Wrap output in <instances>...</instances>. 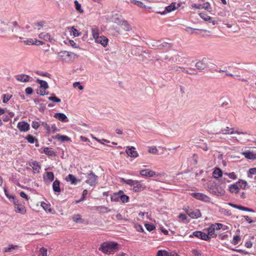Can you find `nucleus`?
<instances>
[{"mask_svg":"<svg viewBox=\"0 0 256 256\" xmlns=\"http://www.w3.org/2000/svg\"><path fill=\"white\" fill-rule=\"evenodd\" d=\"M118 249V244L113 242H106L102 243L98 250L107 254H113Z\"/></svg>","mask_w":256,"mask_h":256,"instance_id":"nucleus-1","label":"nucleus"},{"mask_svg":"<svg viewBox=\"0 0 256 256\" xmlns=\"http://www.w3.org/2000/svg\"><path fill=\"white\" fill-rule=\"evenodd\" d=\"M78 58L76 54L66 50L60 51L58 54V59L65 62H70Z\"/></svg>","mask_w":256,"mask_h":256,"instance_id":"nucleus-2","label":"nucleus"},{"mask_svg":"<svg viewBox=\"0 0 256 256\" xmlns=\"http://www.w3.org/2000/svg\"><path fill=\"white\" fill-rule=\"evenodd\" d=\"M98 177L92 171H90L86 176L85 182L91 186H95L98 183Z\"/></svg>","mask_w":256,"mask_h":256,"instance_id":"nucleus-3","label":"nucleus"},{"mask_svg":"<svg viewBox=\"0 0 256 256\" xmlns=\"http://www.w3.org/2000/svg\"><path fill=\"white\" fill-rule=\"evenodd\" d=\"M246 134V132H240L238 130L234 131V128H230L228 126L226 127V128L222 129L221 130L218 132H216L215 134L216 136H218L220 138V139H222V138L220 136V134Z\"/></svg>","mask_w":256,"mask_h":256,"instance_id":"nucleus-4","label":"nucleus"},{"mask_svg":"<svg viewBox=\"0 0 256 256\" xmlns=\"http://www.w3.org/2000/svg\"><path fill=\"white\" fill-rule=\"evenodd\" d=\"M192 196L196 199L204 202H210V198L208 196L200 192H193Z\"/></svg>","mask_w":256,"mask_h":256,"instance_id":"nucleus-5","label":"nucleus"},{"mask_svg":"<svg viewBox=\"0 0 256 256\" xmlns=\"http://www.w3.org/2000/svg\"><path fill=\"white\" fill-rule=\"evenodd\" d=\"M193 236L196 237L204 240H208V234H207L206 233L201 231H195L192 232V234L190 235V238H192Z\"/></svg>","mask_w":256,"mask_h":256,"instance_id":"nucleus-6","label":"nucleus"},{"mask_svg":"<svg viewBox=\"0 0 256 256\" xmlns=\"http://www.w3.org/2000/svg\"><path fill=\"white\" fill-rule=\"evenodd\" d=\"M180 6V4H179L172 2L170 5L166 7L165 10L164 12H161V14L164 15L166 12H172L178 8Z\"/></svg>","mask_w":256,"mask_h":256,"instance_id":"nucleus-7","label":"nucleus"},{"mask_svg":"<svg viewBox=\"0 0 256 256\" xmlns=\"http://www.w3.org/2000/svg\"><path fill=\"white\" fill-rule=\"evenodd\" d=\"M195 66L198 70H204L208 66L206 63V59L203 58L202 60L197 62Z\"/></svg>","mask_w":256,"mask_h":256,"instance_id":"nucleus-8","label":"nucleus"},{"mask_svg":"<svg viewBox=\"0 0 256 256\" xmlns=\"http://www.w3.org/2000/svg\"><path fill=\"white\" fill-rule=\"evenodd\" d=\"M141 176L146 177H153L156 176V172L149 169L141 170L140 172Z\"/></svg>","mask_w":256,"mask_h":256,"instance_id":"nucleus-9","label":"nucleus"},{"mask_svg":"<svg viewBox=\"0 0 256 256\" xmlns=\"http://www.w3.org/2000/svg\"><path fill=\"white\" fill-rule=\"evenodd\" d=\"M94 40L96 43L102 44L104 47L106 46L108 44V39L104 36H99L96 37Z\"/></svg>","mask_w":256,"mask_h":256,"instance_id":"nucleus-10","label":"nucleus"},{"mask_svg":"<svg viewBox=\"0 0 256 256\" xmlns=\"http://www.w3.org/2000/svg\"><path fill=\"white\" fill-rule=\"evenodd\" d=\"M18 128L22 132H27L30 128V125L28 122L22 121L18 124Z\"/></svg>","mask_w":256,"mask_h":256,"instance_id":"nucleus-11","label":"nucleus"},{"mask_svg":"<svg viewBox=\"0 0 256 256\" xmlns=\"http://www.w3.org/2000/svg\"><path fill=\"white\" fill-rule=\"evenodd\" d=\"M126 152L127 154L130 157L136 158L138 156V154L136 150V148L133 146L127 147Z\"/></svg>","mask_w":256,"mask_h":256,"instance_id":"nucleus-12","label":"nucleus"},{"mask_svg":"<svg viewBox=\"0 0 256 256\" xmlns=\"http://www.w3.org/2000/svg\"><path fill=\"white\" fill-rule=\"evenodd\" d=\"M242 154L244 157L248 160H254L256 159V153L254 150H246L242 152Z\"/></svg>","mask_w":256,"mask_h":256,"instance_id":"nucleus-13","label":"nucleus"},{"mask_svg":"<svg viewBox=\"0 0 256 256\" xmlns=\"http://www.w3.org/2000/svg\"><path fill=\"white\" fill-rule=\"evenodd\" d=\"M54 118H57L60 122H68V118L66 115L63 113H56L54 116Z\"/></svg>","mask_w":256,"mask_h":256,"instance_id":"nucleus-14","label":"nucleus"},{"mask_svg":"<svg viewBox=\"0 0 256 256\" xmlns=\"http://www.w3.org/2000/svg\"><path fill=\"white\" fill-rule=\"evenodd\" d=\"M189 216L192 218H198L202 216L201 212L198 209L192 208Z\"/></svg>","mask_w":256,"mask_h":256,"instance_id":"nucleus-15","label":"nucleus"},{"mask_svg":"<svg viewBox=\"0 0 256 256\" xmlns=\"http://www.w3.org/2000/svg\"><path fill=\"white\" fill-rule=\"evenodd\" d=\"M39 38L46 41L52 42L54 41V39L51 37V36L48 33L42 32L39 34Z\"/></svg>","mask_w":256,"mask_h":256,"instance_id":"nucleus-16","label":"nucleus"},{"mask_svg":"<svg viewBox=\"0 0 256 256\" xmlns=\"http://www.w3.org/2000/svg\"><path fill=\"white\" fill-rule=\"evenodd\" d=\"M16 206L15 211L16 212L24 214L26 212V210L25 207L21 204H20L18 202H16V204H14Z\"/></svg>","mask_w":256,"mask_h":256,"instance_id":"nucleus-17","label":"nucleus"},{"mask_svg":"<svg viewBox=\"0 0 256 256\" xmlns=\"http://www.w3.org/2000/svg\"><path fill=\"white\" fill-rule=\"evenodd\" d=\"M146 188V186L138 180V183L134 186L132 190L134 192H140Z\"/></svg>","mask_w":256,"mask_h":256,"instance_id":"nucleus-18","label":"nucleus"},{"mask_svg":"<svg viewBox=\"0 0 256 256\" xmlns=\"http://www.w3.org/2000/svg\"><path fill=\"white\" fill-rule=\"evenodd\" d=\"M66 180L67 182H70L72 184H76L80 180H78L72 174H69L66 177Z\"/></svg>","mask_w":256,"mask_h":256,"instance_id":"nucleus-19","label":"nucleus"},{"mask_svg":"<svg viewBox=\"0 0 256 256\" xmlns=\"http://www.w3.org/2000/svg\"><path fill=\"white\" fill-rule=\"evenodd\" d=\"M16 78L18 80L22 82H28L30 80V76L24 74H22L16 76Z\"/></svg>","mask_w":256,"mask_h":256,"instance_id":"nucleus-20","label":"nucleus"},{"mask_svg":"<svg viewBox=\"0 0 256 256\" xmlns=\"http://www.w3.org/2000/svg\"><path fill=\"white\" fill-rule=\"evenodd\" d=\"M172 46V44L170 43H168L166 42H164L158 46V48L160 50H168L170 49Z\"/></svg>","mask_w":256,"mask_h":256,"instance_id":"nucleus-21","label":"nucleus"},{"mask_svg":"<svg viewBox=\"0 0 256 256\" xmlns=\"http://www.w3.org/2000/svg\"><path fill=\"white\" fill-rule=\"evenodd\" d=\"M54 176L52 172H46V176L44 175V179L45 181L48 180L49 182H52L54 180Z\"/></svg>","mask_w":256,"mask_h":256,"instance_id":"nucleus-22","label":"nucleus"},{"mask_svg":"<svg viewBox=\"0 0 256 256\" xmlns=\"http://www.w3.org/2000/svg\"><path fill=\"white\" fill-rule=\"evenodd\" d=\"M20 248V246L17 245L10 244L8 247L4 248V252H12L14 250H18Z\"/></svg>","mask_w":256,"mask_h":256,"instance_id":"nucleus-23","label":"nucleus"},{"mask_svg":"<svg viewBox=\"0 0 256 256\" xmlns=\"http://www.w3.org/2000/svg\"><path fill=\"white\" fill-rule=\"evenodd\" d=\"M54 138L61 142H64L66 141H71L70 138L66 136H62L60 135V134H57L55 137Z\"/></svg>","mask_w":256,"mask_h":256,"instance_id":"nucleus-24","label":"nucleus"},{"mask_svg":"<svg viewBox=\"0 0 256 256\" xmlns=\"http://www.w3.org/2000/svg\"><path fill=\"white\" fill-rule=\"evenodd\" d=\"M26 139L30 144H34V142H36V146H38V140L34 136H33L32 135H30V134L28 135L26 137Z\"/></svg>","mask_w":256,"mask_h":256,"instance_id":"nucleus-25","label":"nucleus"},{"mask_svg":"<svg viewBox=\"0 0 256 256\" xmlns=\"http://www.w3.org/2000/svg\"><path fill=\"white\" fill-rule=\"evenodd\" d=\"M60 180H56L52 184V189L54 192H60Z\"/></svg>","mask_w":256,"mask_h":256,"instance_id":"nucleus-26","label":"nucleus"},{"mask_svg":"<svg viewBox=\"0 0 256 256\" xmlns=\"http://www.w3.org/2000/svg\"><path fill=\"white\" fill-rule=\"evenodd\" d=\"M118 194H119V197L120 198V200H121L122 202L126 203L128 202L129 197L126 195L124 194L123 191L120 190L118 192Z\"/></svg>","mask_w":256,"mask_h":256,"instance_id":"nucleus-27","label":"nucleus"},{"mask_svg":"<svg viewBox=\"0 0 256 256\" xmlns=\"http://www.w3.org/2000/svg\"><path fill=\"white\" fill-rule=\"evenodd\" d=\"M120 182H124L130 186H135L136 184L138 183V180H134L131 179L126 180L124 178H122L120 180Z\"/></svg>","mask_w":256,"mask_h":256,"instance_id":"nucleus-28","label":"nucleus"},{"mask_svg":"<svg viewBox=\"0 0 256 256\" xmlns=\"http://www.w3.org/2000/svg\"><path fill=\"white\" fill-rule=\"evenodd\" d=\"M44 152L48 155V156H56V152H54V151L52 150V148H44Z\"/></svg>","mask_w":256,"mask_h":256,"instance_id":"nucleus-29","label":"nucleus"},{"mask_svg":"<svg viewBox=\"0 0 256 256\" xmlns=\"http://www.w3.org/2000/svg\"><path fill=\"white\" fill-rule=\"evenodd\" d=\"M207 234H208V240L210 238H214V232H215V229L214 228V226H213L212 224L210 226L208 227V228H207Z\"/></svg>","mask_w":256,"mask_h":256,"instance_id":"nucleus-30","label":"nucleus"},{"mask_svg":"<svg viewBox=\"0 0 256 256\" xmlns=\"http://www.w3.org/2000/svg\"><path fill=\"white\" fill-rule=\"evenodd\" d=\"M222 170L219 168H216L214 169L212 172V176L215 178H218L222 176Z\"/></svg>","mask_w":256,"mask_h":256,"instance_id":"nucleus-31","label":"nucleus"},{"mask_svg":"<svg viewBox=\"0 0 256 256\" xmlns=\"http://www.w3.org/2000/svg\"><path fill=\"white\" fill-rule=\"evenodd\" d=\"M30 166L32 167L33 170L37 172H39L40 169V166L38 162L36 161H33L30 162Z\"/></svg>","mask_w":256,"mask_h":256,"instance_id":"nucleus-32","label":"nucleus"},{"mask_svg":"<svg viewBox=\"0 0 256 256\" xmlns=\"http://www.w3.org/2000/svg\"><path fill=\"white\" fill-rule=\"evenodd\" d=\"M92 32L94 39L99 36V30L96 26H92Z\"/></svg>","mask_w":256,"mask_h":256,"instance_id":"nucleus-33","label":"nucleus"},{"mask_svg":"<svg viewBox=\"0 0 256 256\" xmlns=\"http://www.w3.org/2000/svg\"><path fill=\"white\" fill-rule=\"evenodd\" d=\"M229 190L232 193H238L239 190H238V184L236 182L231 184L229 186Z\"/></svg>","mask_w":256,"mask_h":256,"instance_id":"nucleus-34","label":"nucleus"},{"mask_svg":"<svg viewBox=\"0 0 256 256\" xmlns=\"http://www.w3.org/2000/svg\"><path fill=\"white\" fill-rule=\"evenodd\" d=\"M36 82L40 84V88H42L44 90H46L48 88V86L46 82L40 79H37Z\"/></svg>","mask_w":256,"mask_h":256,"instance_id":"nucleus-35","label":"nucleus"},{"mask_svg":"<svg viewBox=\"0 0 256 256\" xmlns=\"http://www.w3.org/2000/svg\"><path fill=\"white\" fill-rule=\"evenodd\" d=\"M123 22L122 24V28L126 30V32H128L132 30V27L128 23V22L124 20L122 22Z\"/></svg>","mask_w":256,"mask_h":256,"instance_id":"nucleus-36","label":"nucleus"},{"mask_svg":"<svg viewBox=\"0 0 256 256\" xmlns=\"http://www.w3.org/2000/svg\"><path fill=\"white\" fill-rule=\"evenodd\" d=\"M51 96L48 98V100L50 101H52L54 102H61L60 99L56 97L54 94H51Z\"/></svg>","mask_w":256,"mask_h":256,"instance_id":"nucleus-37","label":"nucleus"},{"mask_svg":"<svg viewBox=\"0 0 256 256\" xmlns=\"http://www.w3.org/2000/svg\"><path fill=\"white\" fill-rule=\"evenodd\" d=\"M6 198H8V200L13 202L14 204H16V202H19V200L13 195L11 194H6Z\"/></svg>","mask_w":256,"mask_h":256,"instance_id":"nucleus-38","label":"nucleus"},{"mask_svg":"<svg viewBox=\"0 0 256 256\" xmlns=\"http://www.w3.org/2000/svg\"><path fill=\"white\" fill-rule=\"evenodd\" d=\"M238 209L241 210L246 211V212H254V210L253 209H252V208H248L247 207H245V206H242L241 205H238Z\"/></svg>","mask_w":256,"mask_h":256,"instance_id":"nucleus-39","label":"nucleus"},{"mask_svg":"<svg viewBox=\"0 0 256 256\" xmlns=\"http://www.w3.org/2000/svg\"><path fill=\"white\" fill-rule=\"evenodd\" d=\"M236 182L238 184H240V188H242V189H246V188L247 182L246 180H240Z\"/></svg>","mask_w":256,"mask_h":256,"instance_id":"nucleus-40","label":"nucleus"},{"mask_svg":"<svg viewBox=\"0 0 256 256\" xmlns=\"http://www.w3.org/2000/svg\"><path fill=\"white\" fill-rule=\"evenodd\" d=\"M120 198L119 197L118 192H115L113 194L112 196H111V200L112 202H117L119 201Z\"/></svg>","mask_w":256,"mask_h":256,"instance_id":"nucleus-41","label":"nucleus"},{"mask_svg":"<svg viewBox=\"0 0 256 256\" xmlns=\"http://www.w3.org/2000/svg\"><path fill=\"white\" fill-rule=\"evenodd\" d=\"M124 20L122 18V16H119L114 18V22L116 24L121 26L123 22H122Z\"/></svg>","mask_w":256,"mask_h":256,"instance_id":"nucleus-42","label":"nucleus"},{"mask_svg":"<svg viewBox=\"0 0 256 256\" xmlns=\"http://www.w3.org/2000/svg\"><path fill=\"white\" fill-rule=\"evenodd\" d=\"M200 17L204 20L205 21H208L212 20V18L208 16L207 14H204V13H200Z\"/></svg>","mask_w":256,"mask_h":256,"instance_id":"nucleus-43","label":"nucleus"},{"mask_svg":"<svg viewBox=\"0 0 256 256\" xmlns=\"http://www.w3.org/2000/svg\"><path fill=\"white\" fill-rule=\"evenodd\" d=\"M202 9H204L208 12H210L212 10V8L210 7V4L208 2H206L202 4Z\"/></svg>","mask_w":256,"mask_h":256,"instance_id":"nucleus-44","label":"nucleus"},{"mask_svg":"<svg viewBox=\"0 0 256 256\" xmlns=\"http://www.w3.org/2000/svg\"><path fill=\"white\" fill-rule=\"evenodd\" d=\"M41 206L46 211H48L50 212H52V209L50 208V206L47 204L42 202L41 204Z\"/></svg>","mask_w":256,"mask_h":256,"instance_id":"nucleus-45","label":"nucleus"},{"mask_svg":"<svg viewBox=\"0 0 256 256\" xmlns=\"http://www.w3.org/2000/svg\"><path fill=\"white\" fill-rule=\"evenodd\" d=\"M192 252L194 256H204L200 250L196 249H192Z\"/></svg>","mask_w":256,"mask_h":256,"instance_id":"nucleus-46","label":"nucleus"},{"mask_svg":"<svg viewBox=\"0 0 256 256\" xmlns=\"http://www.w3.org/2000/svg\"><path fill=\"white\" fill-rule=\"evenodd\" d=\"M240 240V236H235L233 238V239L232 241V243L234 245H236L239 242Z\"/></svg>","mask_w":256,"mask_h":256,"instance_id":"nucleus-47","label":"nucleus"},{"mask_svg":"<svg viewBox=\"0 0 256 256\" xmlns=\"http://www.w3.org/2000/svg\"><path fill=\"white\" fill-rule=\"evenodd\" d=\"M87 194H88V190H84L82 192V198L79 200H77L76 202V203H77V204L80 203V202L83 201L84 200Z\"/></svg>","mask_w":256,"mask_h":256,"instance_id":"nucleus-48","label":"nucleus"},{"mask_svg":"<svg viewBox=\"0 0 256 256\" xmlns=\"http://www.w3.org/2000/svg\"><path fill=\"white\" fill-rule=\"evenodd\" d=\"M196 29L193 28L190 26H186L185 28V30L190 34L194 33L197 34V32H196Z\"/></svg>","mask_w":256,"mask_h":256,"instance_id":"nucleus-49","label":"nucleus"},{"mask_svg":"<svg viewBox=\"0 0 256 256\" xmlns=\"http://www.w3.org/2000/svg\"><path fill=\"white\" fill-rule=\"evenodd\" d=\"M130 2L140 7L143 8L144 6V3L138 0H130Z\"/></svg>","mask_w":256,"mask_h":256,"instance_id":"nucleus-50","label":"nucleus"},{"mask_svg":"<svg viewBox=\"0 0 256 256\" xmlns=\"http://www.w3.org/2000/svg\"><path fill=\"white\" fill-rule=\"evenodd\" d=\"M145 227L149 232H150L155 228V226L153 224H146Z\"/></svg>","mask_w":256,"mask_h":256,"instance_id":"nucleus-51","label":"nucleus"},{"mask_svg":"<svg viewBox=\"0 0 256 256\" xmlns=\"http://www.w3.org/2000/svg\"><path fill=\"white\" fill-rule=\"evenodd\" d=\"M12 96L8 94H4L3 95L2 102L6 103L12 98Z\"/></svg>","mask_w":256,"mask_h":256,"instance_id":"nucleus-52","label":"nucleus"},{"mask_svg":"<svg viewBox=\"0 0 256 256\" xmlns=\"http://www.w3.org/2000/svg\"><path fill=\"white\" fill-rule=\"evenodd\" d=\"M168 252L166 250H158L157 252L156 256H168Z\"/></svg>","mask_w":256,"mask_h":256,"instance_id":"nucleus-53","label":"nucleus"},{"mask_svg":"<svg viewBox=\"0 0 256 256\" xmlns=\"http://www.w3.org/2000/svg\"><path fill=\"white\" fill-rule=\"evenodd\" d=\"M72 218L76 222H82V218L80 214L74 215Z\"/></svg>","mask_w":256,"mask_h":256,"instance_id":"nucleus-54","label":"nucleus"},{"mask_svg":"<svg viewBox=\"0 0 256 256\" xmlns=\"http://www.w3.org/2000/svg\"><path fill=\"white\" fill-rule=\"evenodd\" d=\"M12 26L14 28H16V32H17L18 30H23V28L20 26L18 23L16 22H12Z\"/></svg>","mask_w":256,"mask_h":256,"instance_id":"nucleus-55","label":"nucleus"},{"mask_svg":"<svg viewBox=\"0 0 256 256\" xmlns=\"http://www.w3.org/2000/svg\"><path fill=\"white\" fill-rule=\"evenodd\" d=\"M158 149L156 146H151L148 150V152L153 154H158Z\"/></svg>","mask_w":256,"mask_h":256,"instance_id":"nucleus-56","label":"nucleus"},{"mask_svg":"<svg viewBox=\"0 0 256 256\" xmlns=\"http://www.w3.org/2000/svg\"><path fill=\"white\" fill-rule=\"evenodd\" d=\"M47 249L44 247L40 248V250L41 256H47Z\"/></svg>","mask_w":256,"mask_h":256,"instance_id":"nucleus-57","label":"nucleus"},{"mask_svg":"<svg viewBox=\"0 0 256 256\" xmlns=\"http://www.w3.org/2000/svg\"><path fill=\"white\" fill-rule=\"evenodd\" d=\"M46 22L44 21H40L36 23V26H38V30H40L44 26Z\"/></svg>","mask_w":256,"mask_h":256,"instance_id":"nucleus-58","label":"nucleus"},{"mask_svg":"<svg viewBox=\"0 0 256 256\" xmlns=\"http://www.w3.org/2000/svg\"><path fill=\"white\" fill-rule=\"evenodd\" d=\"M226 175H227L232 180H236L237 178V176L234 172H230V173H225Z\"/></svg>","mask_w":256,"mask_h":256,"instance_id":"nucleus-59","label":"nucleus"},{"mask_svg":"<svg viewBox=\"0 0 256 256\" xmlns=\"http://www.w3.org/2000/svg\"><path fill=\"white\" fill-rule=\"evenodd\" d=\"M42 124L46 130L47 132L50 134V126L46 122H42Z\"/></svg>","mask_w":256,"mask_h":256,"instance_id":"nucleus-60","label":"nucleus"},{"mask_svg":"<svg viewBox=\"0 0 256 256\" xmlns=\"http://www.w3.org/2000/svg\"><path fill=\"white\" fill-rule=\"evenodd\" d=\"M74 2L76 6V9L80 12H82L83 10L81 9V5L78 3V0H76Z\"/></svg>","mask_w":256,"mask_h":256,"instance_id":"nucleus-61","label":"nucleus"},{"mask_svg":"<svg viewBox=\"0 0 256 256\" xmlns=\"http://www.w3.org/2000/svg\"><path fill=\"white\" fill-rule=\"evenodd\" d=\"M73 86L74 88L78 87L80 90H82L84 89V87L82 85L80 84V82H75L73 84Z\"/></svg>","mask_w":256,"mask_h":256,"instance_id":"nucleus-62","label":"nucleus"},{"mask_svg":"<svg viewBox=\"0 0 256 256\" xmlns=\"http://www.w3.org/2000/svg\"><path fill=\"white\" fill-rule=\"evenodd\" d=\"M59 130H60L57 128L55 124H52L50 127V133H54Z\"/></svg>","mask_w":256,"mask_h":256,"instance_id":"nucleus-63","label":"nucleus"},{"mask_svg":"<svg viewBox=\"0 0 256 256\" xmlns=\"http://www.w3.org/2000/svg\"><path fill=\"white\" fill-rule=\"evenodd\" d=\"M72 35L74 36H78L80 35V33L78 32V30L76 29L74 27H72Z\"/></svg>","mask_w":256,"mask_h":256,"instance_id":"nucleus-64","label":"nucleus"}]
</instances>
